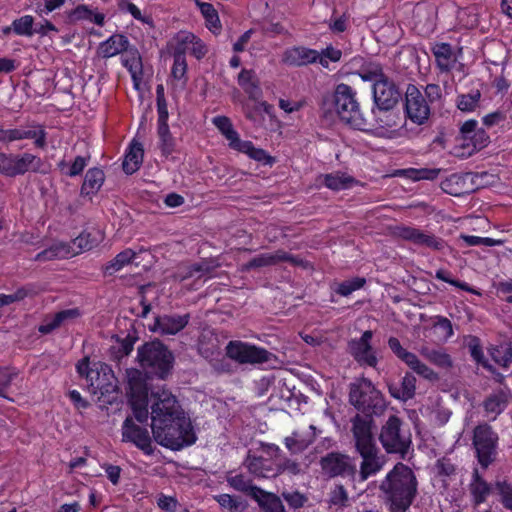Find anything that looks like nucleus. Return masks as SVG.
I'll use <instances>...</instances> for the list:
<instances>
[{
  "mask_svg": "<svg viewBox=\"0 0 512 512\" xmlns=\"http://www.w3.org/2000/svg\"><path fill=\"white\" fill-rule=\"evenodd\" d=\"M349 403L358 413L351 418V433L355 451L362 461L360 478L366 480L382 469L383 460L376 445L373 417L381 416L387 409L383 394L367 378L356 379L349 385Z\"/></svg>",
  "mask_w": 512,
  "mask_h": 512,
  "instance_id": "nucleus-1",
  "label": "nucleus"
},
{
  "mask_svg": "<svg viewBox=\"0 0 512 512\" xmlns=\"http://www.w3.org/2000/svg\"><path fill=\"white\" fill-rule=\"evenodd\" d=\"M150 410V427L159 445L178 451L196 442L191 420L171 391L165 388L151 391Z\"/></svg>",
  "mask_w": 512,
  "mask_h": 512,
  "instance_id": "nucleus-2",
  "label": "nucleus"
},
{
  "mask_svg": "<svg viewBox=\"0 0 512 512\" xmlns=\"http://www.w3.org/2000/svg\"><path fill=\"white\" fill-rule=\"evenodd\" d=\"M379 489L390 512H406L418 494V481L410 467L398 462L382 480Z\"/></svg>",
  "mask_w": 512,
  "mask_h": 512,
  "instance_id": "nucleus-3",
  "label": "nucleus"
},
{
  "mask_svg": "<svg viewBox=\"0 0 512 512\" xmlns=\"http://www.w3.org/2000/svg\"><path fill=\"white\" fill-rule=\"evenodd\" d=\"M320 109L326 118L335 113L339 119L359 130L372 126L363 115L356 97V91L349 85L340 83L332 94H324L321 98Z\"/></svg>",
  "mask_w": 512,
  "mask_h": 512,
  "instance_id": "nucleus-4",
  "label": "nucleus"
},
{
  "mask_svg": "<svg viewBox=\"0 0 512 512\" xmlns=\"http://www.w3.org/2000/svg\"><path fill=\"white\" fill-rule=\"evenodd\" d=\"M372 96L374 106L371 113L376 126L379 128H391L396 125L391 117V112L397 107L402 99L399 86L388 76L382 81L372 85Z\"/></svg>",
  "mask_w": 512,
  "mask_h": 512,
  "instance_id": "nucleus-5",
  "label": "nucleus"
},
{
  "mask_svg": "<svg viewBox=\"0 0 512 512\" xmlns=\"http://www.w3.org/2000/svg\"><path fill=\"white\" fill-rule=\"evenodd\" d=\"M378 440L387 454L405 459L412 445V434L402 418L391 414L381 425Z\"/></svg>",
  "mask_w": 512,
  "mask_h": 512,
  "instance_id": "nucleus-6",
  "label": "nucleus"
},
{
  "mask_svg": "<svg viewBox=\"0 0 512 512\" xmlns=\"http://www.w3.org/2000/svg\"><path fill=\"white\" fill-rule=\"evenodd\" d=\"M137 358L146 374L165 379L174 363L172 352L159 340L144 343L138 348Z\"/></svg>",
  "mask_w": 512,
  "mask_h": 512,
  "instance_id": "nucleus-7",
  "label": "nucleus"
},
{
  "mask_svg": "<svg viewBox=\"0 0 512 512\" xmlns=\"http://www.w3.org/2000/svg\"><path fill=\"white\" fill-rule=\"evenodd\" d=\"M42 166V159L34 154L0 152V174L5 177L13 178L27 172H43Z\"/></svg>",
  "mask_w": 512,
  "mask_h": 512,
  "instance_id": "nucleus-8",
  "label": "nucleus"
},
{
  "mask_svg": "<svg viewBox=\"0 0 512 512\" xmlns=\"http://www.w3.org/2000/svg\"><path fill=\"white\" fill-rule=\"evenodd\" d=\"M96 245V239L90 233L83 232L76 237L72 244L59 242L41 251L35 257L36 261H50L63 259L76 255L82 251L90 250Z\"/></svg>",
  "mask_w": 512,
  "mask_h": 512,
  "instance_id": "nucleus-9",
  "label": "nucleus"
},
{
  "mask_svg": "<svg viewBox=\"0 0 512 512\" xmlns=\"http://www.w3.org/2000/svg\"><path fill=\"white\" fill-rule=\"evenodd\" d=\"M322 474L328 478L354 479L357 473L356 459L340 451H331L320 458Z\"/></svg>",
  "mask_w": 512,
  "mask_h": 512,
  "instance_id": "nucleus-10",
  "label": "nucleus"
},
{
  "mask_svg": "<svg viewBox=\"0 0 512 512\" xmlns=\"http://www.w3.org/2000/svg\"><path fill=\"white\" fill-rule=\"evenodd\" d=\"M498 435L486 423L480 424L473 431V446L480 465L486 469L497 454Z\"/></svg>",
  "mask_w": 512,
  "mask_h": 512,
  "instance_id": "nucleus-11",
  "label": "nucleus"
},
{
  "mask_svg": "<svg viewBox=\"0 0 512 512\" xmlns=\"http://www.w3.org/2000/svg\"><path fill=\"white\" fill-rule=\"evenodd\" d=\"M226 354L240 364H262L276 359V356L265 348L242 341H230L226 347Z\"/></svg>",
  "mask_w": 512,
  "mask_h": 512,
  "instance_id": "nucleus-12",
  "label": "nucleus"
},
{
  "mask_svg": "<svg viewBox=\"0 0 512 512\" xmlns=\"http://www.w3.org/2000/svg\"><path fill=\"white\" fill-rule=\"evenodd\" d=\"M486 173H454L441 182V189L452 196H463L478 190L482 184L479 179Z\"/></svg>",
  "mask_w": 512,
  "mask_h": 512,
  "instance_id": "nucleus-13",
  "label": "nucleus"
},
{
  "mask_svg": "<svg viewBox=\"0 0 512 512\" xmlns=\"http://www.w3.org/2000/svg\"><path fill=\"white\" fill-rule=\"evenodd\" d=\"M405 113L417 125L424 124L430 116V106L423 93L413 84L405 91Z\"/></svg>",
  "mask_w": 512,
  "mask_h": 512,
  "instance_id": "nucleus-14",
  "label": "nucleus"
},
{
  "mask_svg": "<svg viewBox=\"0 0 512 512\" xmlns=\"http://www.w3.org/2000/svg\"><path fill=\"white\" fill-rule=\"evenodd\" d=\"M47 133L45 129L36 123H31L26 127H17L4 129L0 126V143L9 144L23 139H34L37 148H45Z\"/></svg>",
  "mask_w": 512,
  "mask_h": 512,
  "instance_id": "nucleus-15",
  "label": "nucleus"
},
{
  "mask_svg": "<svg viewBox=\"0 0 512 512\" xmlns=\"http://www.w3.org/2000/svg\"><path fill=\"white\" fill-rule=\"evenodd\" d=\"M373 332L366 330L360 338L352 339L348 342V352L354 360L360 365L375 368L378 364L375 351L371 345Z\"/></svg>",
  "mask_w": 512,
  "mask_h": 512,
  "instance_id": "nucleus-16",
  "label": "nucleus"
},
{
  "mask_svg": "<svg viewBox=\"0 0 512 512\" xmlns=\"http://www.w3.org/2000/svg\"><path fill=\"white\" fill-rule=\"evenodd\" d=\"M122 440L131 442L145 454L153 453L152 439L146 427H141L135 423L132 417L128 416L122 425Z\"/></svg>",
  "mask_w": 512,
  "mask_h": 512,
  "instance_id": "nucleus-17",
  "label": "nucleus"
},
{
  "mask_svg": "<svg viewBox=\"0 0 512 512\" xmlns=\"http://www.w3.org/2000/svg\"><path fill=\"white\" fill-rule=\"evenodd\" d=\"M263 452L271 457L275 462L276 477L289 473L291 475H298L301 472V463L297 459L287 457L282 450L272 443H261Z\"/></svg>",
  "mask_w": 512,
  "mask_h": 512,
  "instance_id": "nucleus-18",
  "label": "nucleus"
},
{
  "mask_svg": "<svg viewBox=\"0 0 512 512\" xmlns=\"http://www.w3.org/2000/svg\"><path fill=\"white\" fill-rule=\"evenodd\" d=\"M280 262H289L293 265H300L302 260L284 250H277L275 253H263L252 258L242 266V271L248 272L253 269L274 266Z\"/></svg>",
  "mask_w": 512,
  "mask_h": 512,
  "instance_id": "nucleus-19",
  "label": "nucleus"
},
{
  "mask_svg": "<svg viewBox=\"0 0 512 512\" xmlns=\"http://www.w3.org/2000/svg\"><path fill=\"white\" fill-rule=\"evenodd\" d=\"M125 378L127 382L126 394L128 400L150 398L146 372L143 373L138 369L130 368L126 370Z\"/></svg>",
  "mask_w": 512,
  "mask_h": 512,
  "instance_id": "nucleus-20",
  "label": "nucleus"
},
{
  "mask_svg": "<svg viewBox=\"0 0 512 512\" xmlns=\"http://www.w3.org/2000/svg\"><path fill=\"white\" fill-rule=\"evenodd\" d=\"M190 315H161L155 317L154 325L151 328L154 332H158L163 335H175L183 330L189 323Z\"/></svg>",
  "mask_w": 512,
  "mask_h": 512,
  "instance_id": "nucleus-21",
  "label": "nucleus"
},
{
  "mask_svg": "<svg viewBox=\"0 0 512 512\" xmlns=\"http://www.w3.org/2000/svg\"><path fill=\"white\" fill-rule=\"evenodd\" d=\"M81 315L82 312L77 307L61 310L52 316H47L44 323L39 326L38 331L41 334H49L62 326L75 322Z\"/></svg>",
  "mask_w": 512,
  "mask_h": 512,
  "instance_id": "nucleus-22",
  "label": "nucleus"
},
{
  "mask_svg": "<svg viewBox=\"0 0 512 512\" xmlns=\"http://www.w3.org/2000/svg\"><path fill=\"white\" fill-rule=\"evenodd\" d=\"M512 398L509 387L503 386L493 390L483 401L482 406L487 414H494L495 419L505 411Z\"/></svg>",
  "mask_w": 512,
  "mask_h": 512,
  "instance_id": "nucleus-23",
  "label": "nucleus"
},
{
  "mask_svg": "<svg viewBox=\"0 0 512 512\" xmlns=\"http://www.w3.org/2000/svg\"><path fill=\"white\" fill-rule=\"evenodd\" d=\"M316 427L310 425L305 431H294L284 439V444L292 456L305 451L315 440Z\"/></svg>",
  "mask_w": 512,
  "mask_h": 512,
  "instance_id": "nucleus-24",
  "label": "nucleus"
},
{
  "mask_svg": "<svg viewBox=\"0 0 512 512\" xmlns=\"http://www.w3.org/2000/svg\"><path fill=\"white\" fill-rule=\"evenodd\" d=\"M319 52L304 46H295L287 49L283 54V61L290 66H306L318 63Z\"/></svg>",
  "mask_w": 512,
  "mask_h": 512,
  "instance_id": "nucleus-25",
  "label": "nucleus"
},
{
  "mask_svg": "<svg viewBox=\"0 0 512 512\" xmlns=\"http://www.w3.org/2000/svg\"><path fill=\"white\" fill-rule=\"evenodd\" d=\"M387 388L391 397L406 402L415 396L416 377L406 373L399 382L388 381Z\"/></svg>",
  "mask_w": 512,
  "mask_h": 512,
  "instance_id": "nucleus-26",
  "label": "nucleus"
},
{
  "mask_svg": "<svg viewBox=\"0 0 512 512\" xmlns=\"http://www.w3.org/2000/svg\"><path fill=\"white\" fill-rule=\"evenodd\" d=\"M243 466L256 477L271 478L276 477L275 462H270L262 456H255L248 452Z\"/></svg>",
  "mask_w": 512,
  "mask_h": 512,
  "instance_id": "nucleus-27",
  "label": "nucleus"
},
{
  "mask_svg": "<svg viewBox=\"0 0 512 512\" xmlns=\"http://www.w3.org/2000/svg\"><path fill=\"white\" fill-rule=\"evenodd\" d=\"M255 492L253 500L257 503L259 512H287L280 495L262 488Z\"/></svg>",
  "mask_w": 512,
  "mask_h": 512,
  "instance_id": "nucleus-28",
  "label": "nucleus"
},
{
  "mask_svg": "<svg viewBox=\"0 0 512 512\" xmlns=\"http://www.w3.org/2000/svg\"><path fill=\"white\" fill-rule=\"evenodd\" d=\"M129 48V40L123 34H113L107 40L100 43L97 54L102 58H110Z\"/></svg>",
  "mask_w": 512,
  "mask_h": 512,
  "instance_id": "nucleus-29",
  "label": "nucleus"
},
{
  "mask_svg": "<svg viewBox=\"0 0 512 512\" xmlns=\"http://www.w3.org/2000/svg\"><path fill=\"white\" fill-rule=\"evenodd\" d=\"M101 373L103 374V379L99 377V380H97L96 378L94 382L89 384V389L92 393L96 394L99 392L101 397L117 394L118 386L115 382L111 381V379L115 380L112 369L106 364L101 365Z\"/></svg>",
  "mask_w": 512,
  "mask_h": 512,
  "instance_id": "nucleus-30",
  "label": "nucleus"
},
{
  "mask_svg": "<svg viewBox=\"0 0 512 512\" xmlns=\"http://www.w3.org/2000/svg\"><path fill=\"white\" fill-rule=\"evenodd\" d=\"M469 490L473 503L478 506L484 503L490 494H494V482L489 484L480 476L478 470L474 469Z\"/></svg>",
  "mask_w": 512,
  "mask_h": 512,
  "instance_id": "nucleus-31",
  "label": "nucleus"
},
{
  "mask_svg": "<svg viewBox=\"0 0 512 512\" xmlns=\"http://www.w3.org/2000/svg\"><path fill=\"white\" fill-rule=\"evenodd\" d=\"M122 64L129 71L135 87L138 88L143 77V65L139 51L135 47H129L125 55L122 56Z\"/></svg>",
  "mask_w": 512,
  "mask_h": 512,
  "instance_id": "nucleus-32",
  "label": "nucleus"
},
{
  "mask_svg": "<svg viewBox=\"0 0 512 512\" xmlns=\"http://www.w3.org/2000/svg\"><path fill=\"white\" fill-rule=\"evenodd\" d=\"M238 84L252 100H258L262 97L260 81L254 70L242 69L238 75Z\"/></svg>",
  "mask_w": 512,
  "mask_h": 512,
  "instance_id": "nucleus-33",
  "label": "nucleus"
},
{
  "mask_svg": "<svg viewBox=\"0 0 512 512\" xmlns=\"http://www.w3.org/2000/svg\"><path fill=\"white\" fill-rule=\"evenodd\" d=\"M436 65L441 72H449L456 61L452 46L449 43H436L431 49Z\"/></svg>",
  "mask_w": 512,
  "mask_h": 512,
  "instance_id": "nucleus-34",
  "label": "nucleus"
},
{
  "mask_svg": "<svg viewBox=\"0 0 512 512\" xmlns=\"http://www.w3.org/2000/svg\"><path fill=\"white\" fill-rule=\"evenodd\" d=\"M143 155L144 150L142 144L133 141L122 163L123 171L128 175H131L134 172H136L142 164Z\"/></svg>",
  "mask_w": 512,
  "mask_h": 512,
  "instance_id": "nucleus-35",
  "label": "nucleus"
},
{
  "mask_svg": "<svg viewBox=\"0 0 512 512\" xmlns=\"http://www.w3.org/2000/svg\"><path fill=\"white\" fill-rule=\"evenodd\" d=\"M105 180L104 172L99 168L89 169L81 186V195L90 196L96 194Z\"/></svg>",
  "mask_w": 512,
  "mask_h": 512,
  "instance_id": "nucleus-36",
  "label": "nucleus"
},
{
  "mask_svg": "<svg viewBox=\"0 0 512 512\" xmlns=\"http://www.w3.org/2000/svg\"><path fill=\"white\" fill-rule=\"evenodd\" d=\"M322 184L333 191L349 189L355 183V179L342 172L328 173L320 176Z\"/></svg>",
  "mask_w": 512,
  "mask_h": 512,
  "instance_id": "nucleus-37",
  "label": "nucleus"
},
{
  "mask_svg": "<svg viewBox=\"0 0 512 512\" xmlns=\"http://www.w3.org/2000/svg\"><path fill=\"white\" fill-rule=\"evenodd\" d=\"M234 150L247 154L251 159L263 164L272 166L275 158L269 155L264 149L256 148L251 141H243Z\"/></svg>",
  "mask_w": 512,
  "mask_h": 512,
  "instance_id": "nucleus-38",
  "label": "nucleus"
},
{
  "mask_svg": "<svg viewBox=\"0 0 512 512\" xmlns=\"http://www.w3.org/2000/svg\"><path fill=\"white\" fill-rule=\"evenodd\" d=\"M491 358L500 366L507 368L512 363V341L504 340L489 348Z\"/></svg>",
  "mask_w": 512,
  "mask_h": 512,
  "instance_id": "nucleus-39",
  "label": "nucleus"
},
{
  "mask_svg": "<svg viewBox=\"0 0 512 512\" xmlns=\"http://www.w3.org/2000/svg\"><path fill=\"white\" fill-rule=\"evenodd\" d=\"M135 256L136 253L132 249L127 248L118 253L111 261L103 265L102 271L105 275L112 276L123 267L131 263Z\"/></svg>",
  "mask_w": 512,
  "mask_h": 512,
  "instance_id": "nucleus-40",
  "label": "nucleus"
},
{
  "mask_svg": "<svg viewBox=\"0 0 512 512\" xmlns=\"http://www.w3.org/2000/svg\"><path fill=\"white\" fill-rule=\"evenodd\" d=\"M494 495L507 510L512 511V482L505 477H498L494 481Z\"/></svg>",
  "mask_w": 512,
  "mask_h": 512,
  "instance_id": "nucleus-41",
  "label": "nucleus"
},
{
  "mask_svg": "<svg viewBox=\"0 0 512 512\" xmlns=\"http://www.w3.org/2000/svg\"><path fill=\"white\" fill-rule=\"evenodd\" d=\"M213 124L229 141V147L235 149L241 142L238 132L233 128L231 120L226 116H216L212 120Z\"/></svg>",
  "mask_w": 512,
  "mask_h": 512,
  "instance_id": "nucleus-42",
  "label": "nucleus"
},
{
  "mask_svg": "<svg viewBox=\"0 0 512 512\" xmlns=\"http://www.w3.org/2000/svg\"><path fill=\"white\" fill-rule=\"evenodd\" d=\"M420 354L432 364L440 368L447 369L452 367V359L443 349H434L428 346H423L420 349Z\"/></svg>",
  "mask_w": 512,
  "mask_h": 512,
  "instance_id": "nucleus-43",
  "label": "nucleus"
},
{
  "mask_svg": "<svg viewBox=\"0 0 512 512\" xmlns=\"http://www.w3.org/2000/svg\"><path fill=\"white\" fill-rule=\"evenodd\" d=\"M357 74L363 81L377 83L387 77L383 71V67L378 62H366L361 65Z\"/></svg>",
  "mask_w": 512,
  "mask_h": 512,
  "instance_id": "nucleus-44",
  "label": "nucleus"
},
{
  "mask_svg": "<svg viewBox=\"0 0 512 512\" xmlns=\"http://www.w3.org/2000/svg\"><path fill=\"white\" fill-rule=\"evenodd\" d=\"M227 483L234 490L242 492L253 499V493L261 488L254 485L252 480L245 477L243 474L231 475L229 474L226 478Z\"/></svg>",
  "mask_w": 512,
  "mask_h": 512,
  "instance_id": "nucleus-45",
  "label": "nucleus"
},
{
  "mask_svg": "<svg viewBox=\"0 0 512 512\" xmlns=\"http://www.w3.org/2000/svg\"><path fill=\"white\" fill-rule=\"evenodd\" d=\"M195 4L200 9L201 14L203 15L206 21V26L208 27V29L213 33L220 31L221 23L218 13L214 6L211 3L202 2L200 0H195Z\"/></svg>",
  "mask_w": 512,
  "mask_h": 512,
  "instance_id": "nucleus-46",
  "label": "nucleus"
},
{
  "mask_svg": "<svg viewBox=\"0 0 512 512\" xmlns=\"http://www.w3.org/2000/svg\"><path fill=\"white\" fill-rule=\"evenodd\" d=\"M207 335H202L199 344L198 351L207 360H214L220 356L221 351L219 347V341L216 336L210 335L206 342Z\"/></svg>",
  "mask_w": 512,
  "mask_h": 512,
  "instance_id": "nucleus-47",
  "label": "nucleus"
},
{
  "mask_svg": "<svg viewBox=\"0 0 512 512\" xmlns=\"http://www.w3.org/2000/svg\"><path fill=\"white\" fill-rule=\"evenodd\" d=\"M194 40V34L191 32L180 31L175 37V44L172 46L173 59H186V51L189 50L190 43Z\"/></svg>",
  "mask_w": 512,
  "mask_h": 512,
  "instance_id": "nucleus-48",
  "label": "nucleus"
},
{
  "mask_svg": "<svg viewBox=\"0 0 512 512\" xmlns=\"http://www.w3.org/2000/svg\"><path fill=\"white\" fill-rule=\"evenodd\" d=\"M467 347L470 353V356L473 360L483 366L485 369L495 373V370L492 365H490L487 359L484 356L481 340L477 336L470 335L467 341Z\"/></svg>",
  "mask_w": 512,
  "mask_h": 512,
  "instance_id": "nucleus-49",
  "label": "nucleus"
},
{
  "mask_svg": "<svg viewBox=\"0 0 512 512\" xmlns=\"http://www.w3.org/2000/svg\"><path fill=\"white\" fill-rule=\"evenodd\" d=\"M215 500L222 509L228 512H244L248 507L247 502L240 496L220 494L215 496Z\"/></svg>",
  "mask_w": 512,
  "mask_h": 512,
  "instance_id": "nucleus-50",
  "label": "nucleus"
},
{
  "mask_svg": "<svg viewBox=\"0 0 512 512\" xmlns=\"http://www.w3.org/2000/svg\"><path fill=\"white\" fill-rule=\"evenodd\" d=\"M157 133L159 137V148L164 157L168 158L176 151V141L172 136L169 125L158 126Z\"/></svg>",
  "mask_w": 512,
  "mask_h": 512,
  "instance_id": "nucleus-51",
  "label": "nucleus"
},
{
  "mask_svg": "<svg viewBox=\"0 0 512 512\" xmlns=\"http://www.w3.org/2000/svg\"><path fill=\"white\" fill-rule=\"evenodd\" d=\"M481 92L478 89L471 90L467 94H460L456 99V106L462 112H473L479 106Z\"/></svg>",
  "mask_w": 512,
  "mask_h": 512,
  "instance_id": "nucleus-52",
  "label": "nucleus"
},
{
  "mask_svg": "<svg viewBox=\"0 0 512 512\" xmlns=\"http://www.w3.org/2000/svg\"><path fill=\"white\" fill-rule=\"evenodd\" d=\"M128 401L133 412V416H131L133 420H136L141 424L147 423L150 414L148 409L150 407V398Z\"/></svg>",
  "mask_w": 512,
  "mask_h": 512,
  "instance_id": "nucleus-53",
  "label": "nucleus"
},
{
  "mask_svg": "<svg viewBox=\"0 0 512 512\" xmlns=\"http://www.w3.org/2000/svg\"><path fill=\"white\" fill-rule=\"evenodd\" d=\"M328 504L341 509L350 505L348 492L342 484H337L330 490Z\"/></svg>",
  "mask_w": 512,
  "mask_h": 512,
  "instance_id": "nucleus-54",
  "label": "nucleus"
},
{
  "mask_svg": "<svg viewBox=\"0 0 512 512\" xmlns=\"http://www.w3.org/2000/svg\"><path fill=\"white\" fill-rule=\"evenodd\" d=\"M135 338L127 335L124 339L117 342L116 345L110 347V357L114 360H120L128 356L133 350Z\"/></svg>",
  "mask_w": 512,
  "mask_h": 512,
  "instance_id": "nucleus-55",
  "label": "nucleus"
},
{
  "mask_svg": "<svg viewBox=\"0 0 512 512\" xmlns=\"http://www.w3.org/2000/svg\"><path fill=\"white\" fill-rule=\"evenodd\" d=\"M415 245L430 248L434 251H441L446 247V242L445 240L435 236L434 234L421 231Z\"/></svg>",
  "mask_w": 512,
  "mask_h": 512,
  "instance_id": "nucleus-56",
  "label": "nucleus"
},
{
  "mask_svg": "<svg viewBox=\"0 0 512 512\" xmlns=\"http://www.w3.org/2000/svg\"><path fill=\"white\" fill-rule=\"evenodd\" d=\"M282 501L284 500L288 507L293 510L300 509L308 502L307 495L298 490H285L281 493Z\"/></svg>",
  "mask_w": 512,
  "mask_h": 512,
  "instance_id": "nucleus-57",
  "label": "nucleus"
},
{
  "mask_svg": "<svg viewBox=\"0 0 512 512\" xmlns=\"http://www.w3.org/2000/svg\"><path fill=\"white\" fill-rule=\"evenodd\" d=\"M406 365H408L409 368L413 370L415 373H417L419 376L427 380L433 381L438 379L437 373H435L426 364L421 362L415 354H413L412 359H409L406 362Z\"/></svg>",
  "mask_w": 512,
  "mask_h": 512,
  "instance_id": "nucleus-58",
  "label": "nucleus"
},
{
  "mask_svg": "<svg viewBox=\"0 0 512 512\" xmlns=\"http://www.w3.org/2000/svg\"><path fill=\"white\" fill-rule=\"evenodd\" d=\"M13 32L20 36H32L34 34V18L30 15L22 16L13 22Z\"/></svg>",
  "mask_w": 512,
  "mask_h": 512,
  "instance_id": "nucleus-59",
  "label": "nucleus"
},
{
  "mask_svg": "<svg viewBox=\"0 0 512 512\" xmlns=\"http://www.w3.org/2000/svg\"><path fill=\"white\" fill-rule=\"evenodd\" d=\"M34 292L32 286L18 288L13 294H0V308L19 302Z\"/></svg>",
  "mask_w": 512,
  "mask_h": 512,
  "instance_id": "nucleus-60",
  "label": "nucleus"
},
{
  "mask_svg": "<svg viewBox=\"0 0 512 512\" xmlns=\"http://www.w3.org/2000/svg\"><path fill=\"white\" fill-rule=\"evenodd\" d=\"M366 283L365 278L355 277L351 280H346L337 285L335 292L341 296L347 297L354 291L362 288Z\"/></svg>",
  "mask_w": 512,
  "mask_h": 512,
  "instance_id": "nucleus-61",
  "label": "nucleus"
},
{
  "mask_svg": "<svg viewBox=\"0 0 512 512\" xmlns=\"http://www.w3.org/2000/svg\"><path fill=\"white\" fill-rule=\"evenodd\" d=\"M342 57V51L333 47L332 45L327 46L321 52H319L318 63L324 68H328L329 61L338 62Z\"/></svg>",
  "mask_w": 512,
  "mask_h": 512,
  "instance_id": "nucleus-62",
  "label": "nucleus"
},
{
  "mask_svg": "<svg viewBox=\"0 0 512 512\" xmlns=\"http://www.w3.org/2000/svg\"><path fill=\"white\" fill-rule=\"evenodd\" d=\"M422 230L411 227L400 225L395 228V235L405 241L411 242L415 245Z\"/></svg>",
  "mask_w": 512,
  "mask_h": 512,
  "instance_id": "nucleus-63",
  "label": "nucleus"
},
{
  "mask_svg": "<svg viewBox=\"0 0 512 512\" xmlns=\"http://www.w3.org/2000/svg\"><path fill=\"white\" fill-rule=\"evenodd\" d=\"M388 346L397 358L403 361L405 364L409 359H412L414 353L407 351L402 347L400 341L396 337H390L388 339Z\"/></svg>",
  "mask_w": 512,
  "mask_h": 512,
  "instance_id": "nucleus-64",
  "label": "nucleus"
}]
</instances>
